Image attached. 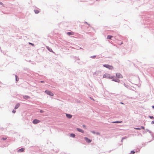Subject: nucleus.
<instances>
[{
    "mask_svg": "<svg viewBox=\"0 0 154 154\" xmlns=\"http://www.w3.org/2000/svg\"><path fill=\"white\" fill-rule=\"evenodd\" d=\"M122 122V121H116L113 122H112V123H117V124H118V123H121Z\"/></svg>",
    "mask_w": 154,
    "mask_h": 154,
    "instance_id": "15",
    "label": "nucleus"
},
{
    "mask_svg": "<svg viewBox=\"0 0 154 154\" xmlns=\"http://www.w3.org/2000/svg\"><path fill=\"white\" fill-rule=\"evenodd\" d=\"M7 139V138L6 137H3L1 138L2 140H5Z\"/></svg>",
    "mask_w": 154,
    "mask_h": 154,
    "instance_id": "25",
    "label": "nucleus"
},
{
    "mask_svg": "<svg viewBox=\"0 0 154 154\" xmlns=\"http://www.w3.org/2000/svg\"><path fill=\"white\" fill-rule=\"evenodd\" d=\"M127 138L126 137H123L122 138V140H123L124 139H125L126 138Z\"/></svg>",
    "mask_w": 154,
    "mask_h": 154,
    "instance_id": "32",
    "label": "nucleus"
},
{
    "mask_svg": "<svg viewBox=\"0 0 154 154\" xmlns=\"http://www.w3.org/2000/svg\"><path fill=\"white\" fill-rule=\"evenodd\" d=\"M85 23H86V24H87L89 26H90V24L89 23H88L87 22H85Z\"/></svg>",
    "mask_w": 154,
    "mask_h": 154,
    "instance_id": "33",
    "label": "nucleus"
},
{
    "mask_svg": "<svg viewBox=\"0 0 154 154\" xmlns=\"http://www.w3.org/2000/svg\"><path fill=\"white\" fill-rule=\"evenodd\" d=\"M45 93L51 96H54L53 93L48 90H46L45 91Z\"/></svg>",
    "mask_w": 154,
    "mask_h": 154,
    "instance_id": "3",
    "label": "nucleus"
},
{
    "mask_svg": "<svg viewBox=\"0 0 154 154\" xmlns=\"http://www.w3.org/2000/svg\"><path fill=\"white\" fill-rule=\"evenodd\" d=\"M40 82L41 83H44L45 82H44V81H40Z\"/></svg>",
    "mask_w": 154,
    "mask_h": 154,
    "instance_id": "37",
    "label": "nucleus"
},
{
    "mask_svg": "<svg viewBox=\"0 0 154 154\" xmlns=\"http://www.w3.org/2000/svg\"><path fill=\"white\" fill-rule=\"evenodd\" d=\"M137 152V150L135 151H134V150H132L131 151L130 154H134L135 152Z\"/></svg>",
    "mask_w": 154,
    "mask_h": 154,
    "instance_id": "21",
    "label": "nucleus"
},
{
    "mask_svg": "<svg viewBox=\"0 0 154 154\" xmlns=\"http://www.w3.org/2000/svg\"><path fill=\"white\" fill-rule=\"evenodd\" d=\"M24 150L25 149L24 148H22L18 149L17 152H24Z\"/></svg>",
    "mask_w": 154,
    "mask_h": 154,
    "instance_id": "10",
    "label": "nucleus"
},
{
    "mask_svg": "<svg viewBox=\"0 0 154 154\" xmlns=\"http://www.w3.org/2000/svg\"><path fill=\"white\" fill-rule=\"evenodd\" d=\"M123 42H121L120 44V45H121L122 44H123Z\"/></svg>",
    "mask_w": 154,
    "mask_h": 154,
    "instance_id": "41",
    "label": "nucleus"
},
{
    "mask_svg": "<svg viewBox=\"0 0 154 154\" xmlns=\"http://www.w3.org/2000/svg\"><path fill=\"white\" fill-rule=\"evenodd\" d=\"M76 130H77L79 132H80L82 133H84V130H83L82 129L80 128H76Z\"/></svg>",
    "mask_w": 154,
    "mask_h": 154,
    "instance_id": "8",
    "label": "nucleus"
},
{
    "mask_svg": "<svg viewBox=\"0 0 154 154\" xmlns=\"http://www.w3.org/2000/svg\"><path fill=\"white\" fill-rule=\"evenodd\" d=\"M120 103L121 104H124V103L122 102H120Z\"/></svg>",
    "mask_w": 154,
    "mask_h": 154,
    "instance_id": "44",
    "label": "nucleus"
},
{
    "mask_svg": "<svg viewBox=\"0 0 154 154\" xmlns=\"http://www.w3.org/2000/svg\"><path fill=\"white\" fill-rule=\"evenodd\" d=\"M143 133H144L145 132V131H143Z\"/></svg>",
    "mask_w": 154,
    "mask_h": 154,
    "instance_id": "50",
    "label": "nucleus"
},
{
    "mask_svg": "<svg viewBox=\"0 0 154 154\" xmlns=\"http://www.w3.org/2000/svg\"><path fill=\"white\" fill-rule=\"evenodd\" d=\"M123 140H122V139L121 140V142H123Z\"/></svg>",
    "mask_w": 154,
    "mask_h": 154,
    "instance_id": "47",
    "label": "nucleus"
},
{
    "mask_svg": "<svg viewBox=\"0 0 154 154\" xmlns=\"http://www.w3.org/2000/svg\"><path fill=\"white\" fill-rule=\"evenodd\" d=\"M96 74V72H95L94 73V75L95 74Z\"/></svg>",
    "mask_w": 154,
    "mask_h": 154,
    "instance_id": "46",
    "label": "nucleus"
},
{
    "mask_svg": "<svg viewBox=\"0 0 154 154\" xmlns=\"http://www.w3.org/2000/svg\"><path fill=\"white\" fill-rule=\"evenodd\" d=\"M70 137L75 138V135L74 133H71L69 135Z\"/></svg>",
    "mask_w": 154,
    "mask_h": 154,
    "instance_id": "16",
    "label": "nucleus"
},
{
    "mask_svg": "<svg viewBox=\"0 0 154 154\" xmlns=\"http://www.w3.org/2000/svg\"><path fill=\"white\" fill-rule=\"evenodd\" d=\"M97 1H98L99 0H96Z\"/></svg>",
    "mask_w": 154,
    "mask_h": 154,
    "instance_id": "51",
    "label": "nucleus"
},
{
    "mask_svg": "<svg viewBox=\"0 0 154 154\" xmlns=\"http://www.w3.org/2000/svg\"><path fill=\"white\" fill-rule=\"evenodd\" d=\"M44 112V111L42 110H41L40 111V112L41 113H43V112Z\"/></svg>",
    "mask_w": 154,
    "mask_h": 154,
    "instance_id": "31",
    "label": "nucleus"
},
{
    "mask_svg": "<svg viewBox=\"0 0 154 154\" xmlns=\"http://www.w3.org/2000/svg\"><path fill=\"white\" fill-rule=\"evenodd\" d=\"M103 66L104 67L108 68L109 69L111 70L113 69V67L112 66L108 64H104Z\"/></svg>",
    "mask_w": 154,
    "mask_h": 154,
    "instance_id": "2",
    "label": "nucleus"
},
{
    "mask_svg": "<svg viewBox=\"0 0 154 154\" xmlns=\"http://www.w3.org/2000/svg\"><path fill=\"white\" fill-rule=\"evenodd\" d=\"M0 5H3V4L2 2H0Z\"/></svg>",
    "mask_w": 154,
    "mask_h": 154,
    "instance_id": "34",
    "label": "nucleus"
},
{
    "mask_svg": "<svg viewBox=\"0 0 154 154\" xmlns=\"http://www.w3.org/2000/svg\"><path fill=\"white\" fill-rule=\"evenodd\" d=\"M115 76H111L108 73H105L103 75V78H108L109 79H112Z\"/></svg>",
    "mask_w": 154,
    "mask_h": 154,
    "instance_id": "1",
    "label": "nucleus"
},
{
    "mask_svg": "<svg viewBox=\"0 0 154 154\" xmlns=\"http://www.w3.org/2000/svg\"><path fill=\"white\" fill-rule=\"evenodd\" d=\"M151 124H154V121H152L151 122Z\"/></svg>",
    "mask_w": 154,
    "mask_h": 154,
    "instance_id": "36",
    "label": "nucleus"
},
{
    "mask_svg": "<svg viewBox=\"0 0 154 154\" xmlns=\"http://www.w3.org/2000/svg\"><path fill=\"white\" fill-rule=\"evenodd\" d=\"M29 43L30 44H31V45H34V44H33V43H30V42H29Z\"/></svg>",
    "mask_w": 154,
    "mask_h": 154,
    "instance_id": "39",
    "label": "nucleus"
},
{
    "mask_svg": "<svg viewBox=\"0 0 154 154\" xmlns=\"http://www.w3.org/2000/svg\"><path fill=\"white\" fill-rule=\"evenodd\" d=\"M40 121L37 119H35L33 120L32 122L34 124H36L40 122Z\"/></svg>",
    "mask_w": 154,
    "mask_h": 154,
    "instance_id": "5",
    "label": "nucleus"
},
{
    "mask_svg": "<svg viewBox=\"0 0 154 154\" xmlns=\"http://www.w3.org/2000/svg\"><path fill=\"white\" fill-rule=\"evenodd\" d=\"M20 106V103H17L16 105H15V107H14V109H18L19 107Z\"/></svg>",
    "mask_w": 154,
    "mask_h": 154,
    "instance_id": "13",
    "label": "nucleus"
},
{
    "mask_svg": "<svg viewBox=\"0 0 154 154\" xmlns=\"http://www.w3.org/2000/svg\"><path fill=\"white\" fill-rule=\"evenodd\" d=\"M83 127L84 128H86V126L85 125H82Z\"/></svg>",
    "mask_w": 154,
    "mask_h": 154,
    "instance_id": "35",
    "label": "nucleus"
},
{
    "mask_svg": "<svg viewBox=\"0 0 154 154\" xmlns=\"http://www.w3.org/2000/svg\"><path fill=\"white\" fill-rule=\"evenodd\" d=\"M66 116L67 118L69 119H71L72 116L70 114L66 113Z\"/></svg>",
    "mask_w": 154,
    "mask_h": 154,
    "instance_id": "12",
    "label": "nucleus"
},
{
    "mask_svg": "<svg viewBox=\"0 0 154 154\" xmlns=\"http://www.w3.org/2000/svg\"><path fill=\"white\" fill-rule=\"evenodd\" d=\"M91 132L93 134H99V133H98V132L96 133V132L94 131H91Z\"/></svg>",
    "mask_w": 154,
    "mask_h": 154,
    "instance_id": "20",
    "label": "nucleus"
},
{
    "mask_svg": "<svg viewBox=\"0 0 154 154\" xmlns=\"http://www.w3.org/2000/svg\"><path fill=\"white\" fill-rule=\"evenodd\" d=\"M75 59L76 60H79V58L78 57H75Z\"/></svg>",
    "mask_w": 154,
    "mask_h": 154,
    "instance_id": "28",
    "label": "nucleus"
},
{
    "mask_svg": "<svg viewBox=\"0 0 154 154\" xmlns=\"http://www.w3.org/2000/svg\"><path fill=\"white\" fill-rule=\"evenodd\" d=\"M146 131H149V130L148 129H146Z\"/></svg>",
    "mask_w": 154,
    "mask_h": 154,
    "instance_id": "40",
    "label": "nucleus"
},
{
    "mask_svg": "<svg viewBox=\"0 0 154 154\" xmlns=\"http://www.w3.org/2000/svg\"><path fill=\"white\" fill-rule=\"evenodd\" d=\"M111 150H110L109 151V152H111Z\"/></svg>",
    "mask_w": 154,
    "mask_h": 154,
    "instance_id": "48",
    "label": "nucleus"
},
{
    "mask_svg": "<svg viewBox=\"0 0 154 154\" xmlns=\"http://www.w3.org/2000/svg\"><path fill=\"white\" fill-rule=\"evenodd\" d=\"M91 100H92L93 101H94V99H93V98L92 99V98H91Z\"/></svg>",
    "mask_w": 154,
    "mask_h": 154,
    "instance_id": "45",
    "label": "nucleus"
},
{
    "mask_svg": "<svg viewBox=\"0 0 154 154\" xmlns=\"http://www.w3.org/2000/svg\"><path fill=\"white\" fill-rule=\"evenodd\" d=\"M46 48L50 52L54 53V52L53 51L51 48L49 47L48 46H46Z\"/></svg>",
    "mask_w": 154,
    "mask_h": 154,
    "instance_id": "7",
    "label": "nucleus"
},
{
    "mask_svg": "<svg viewBox=\"0 0 154 154\" xmlns=\"http://www.w3.org/2000/svg\"><path fill=\"white\" fill-rule=\"evenodd\" d=\"M16 112V111L14 109H13V111H12V112L13 113H15Z\"/></svg>",
    "mask_w": 154,
    "mask_h": 154,
    "instance_id": "30",
    "label": "nucleus"
},
{
    "mask_svg": "<svg viewBox=\"0 0 154 154\" xmlns=\"http://www.w3.org/2000/svg\"><path fill=\"white\" fill-rule=\"evenodd\" d=\"M124 86L126 88H128L129 87V86L126 84H125V83H124Z\"/></svg>",
    "mask_w": 154,
    "mask_h": 154,
    "instance_id": "22",
    "label": "nucleus"
},
{
    "mask_svg": "<svg viewBox=\"0 0 154 154\" xmlns=\"http://www.w3.org/2000/svg\"><path fill=\"white\" fill-rule=\"evenodd\" d=\"M148 117L151 119H154V117L153 116H149Z\"/></svg>",
    "mask_w": 154,
    "mask_h": 154,
    "instance_id": "23",
    "label": "nucleus"
},
{
    "mask_svg": "<svg viewBox=\"0 0 154 154\" xmlns=\"http://www.w3.org/2000/svg\"><path fill=\"white\" fill-rule=\"evenodd\" d=\"M84 140L88 143H90L92 141V140L89 139L88 137H85L84 138Z\"/></svg>",
    "mask_w": 154,
    "mask_h": 154,
    "instance_id": "4",
    "label": "nucleus"
},
{
    "mask_svg": "<svg viewBox=\"0 0 154 154\" xmlns=\"http://www.w3.org/2000/svg\"><path fill=\"white\" fill-rule=\"evenodd\" d=\"M134 129L135 130H141V129H145V127L144 126H141L140 127H138V128H134Z\"/></svg>",
    "mask_w": 154,
    "mask_h": 154,
    "instance_id": "9",
    "label": "nucleus"
},
{
    "mask_svg": "<svg viewBox=\"0 0 154 154\" xmlns=\"http://www.w3.org/2000/svg\"><path fill=\"white\" fill-rule=\"evenodd\" d=\"M116 77L119 79L121 78H122V75L120 73H116Z\"/></svg>",
    "mask_w": 154,
    "mask_h": 154,
    "instance_id": "6",
    "label": "nucleus"
},
{
    "mask_svg": "<svg viewBox=\"0 0 154 154\" xmlns=\"http://www.w3.org/2000/svg\"><path fill=\"white\" fill-rule=\"evenodd\" d=\"M113 37V36L111 35H108L107 36V38L109 39H111Z\"/></svg>",
    "mask_w": 154,
    "mask_h": 154,
    "instance_id": "17",
    "label": "nucleus"
},
{
    "mask_svg": "<svg viewBox=\"0 0 154 154\" xmlns=\"http://www.w3.org/2000/svg\"><path fill=\"white\" fill-rule=\"evenodd\" d=\"M150 133L151 136L152 135L153 133L152 132H151V131H148Z\"/></svg>",
    "mask_w": 154,
    "mask_h": 154,
    "instance_id": "27",
    "label": "nucleus"
},
{
    "mask_svg": "<svg viewBox=\"0 0 154 154\" xmlns=\"http://www.w3.org/2000/svg\"><path fill=\"white\" fill-rule=\"evenodd\" d=\"M117 79V78H116V77L115 76V77H114L112 79V81L116 82V80Z\"/></svg>",
    "mask_w": 154,
    "mask_h": 154,
    "instance_id": "19",
    "label": "nucleus"
},
{
    "mask_svg": "<svg viewBox=\"0 0 154 154\" xmlns=\"http://www.w3.org/2000/svg\"><path fill=\"white\" fill-rule=\"evenodd\" d=\"M151 141H149L148 142H148H151Z\"/></svg>",
    "mask_w": 154,
    "mask_h": 154,
    "instance_id": "49",
    "label": "nucleus"
},
{
    "mask_svg": "<svg viewBox=\"0 0 154 154\" xmlns=\"http://www.w3.org/2000/svg\"><path fill=\"white\" fill-rule=\"evenodd\" d=\"M15 77H16V81L17 82L19 80V78H18L17 76V75H15Z\"/></svg>",
    "mask_w": 154,
    "mask_h": 154,
    "instance_id": "24",
    "label": "nucleus"
},
{
    "mask_svg": "<svg viewBox=\"0 0 154 154\" xmlns=\"http://www.w3.org/2000/svg\"><path fill=\"white\" fill-rule=\"evenodd\" d=\"M152 136V139H153V140H154V135H153V134H152V136Z\"/></svg>",
    "mask_w": 154,
    "mask_h": 154,
    "instance_id": "38",
    "label": "nucleus"
},
{
    "mask_svg": "<svg viewBox=\"0 0 154 154\" xmlns=\"http://www.w3.org/2000/svg\"><path fill=\"white\" fill-rule=\"evenodd\" d=\"M111 94L115 95V94L112 93Z\"/></svg>",
    "mask_w": 154,
    "mask_h": 154,
    "instance_id": "42",
    "label": "nucleus"
},
{
    "mask_svg": "<svg viewBox=\"0 0 154 154\" xmlns=\"http://www.w3.org/2000/svg\"><path fill=\"white\" fill-rule=\"evenodd\" d=\"M90 57V58H94L95 57H96V55H94V56H91Z\"/></svg>",
    "mask_w": 154,
    "mask_h": 154,
    "instance_id": "26",
    "label": "nucleus"
},
{
    "mask_svg": "<svg viewBox=\"0 0 154 154\" xmlns=\"http://www.w3.org/2000/svg\"><path fill=\"white\" fill-rule=\"evenodd\" d=\"M23 99L26 100H27L30 98V97L28 95H23Z\"/></svg>",
    "mask_w": 154,
    "mask_h": 154,
    "instance_id": "11",
    "label": "nucleus"
},
{
    "mask_svg": "<svg viewBox=\"0 0 154 154\" xmlns=\"http://www.w3.org/2000/svg\"><path fill=\"white\" fill-rule=\"evenodd\" d=\"M152 109H154V105L152 106Z\"/></svg>",
    "mask_w": 154,
    "mask_h": 154,
    "instance_id": "43",
    "label": "nucleus"
},
{
    "mask_svg": "<svg viewBox=\"0 0 154 154\" xmlns=\"http://www.w3.org/2000/svg\"><path fill=\"white\" fill-rule=\"evenodd\" d=\"M67 34L69 36L71 35H73L74 33L73 32H67Z\"/></svg>",
    "mask_w": 154,
    "mask_h": 154,
    "instance_id": "14",
    "label": "nucleus"
},
{
    "mask_svg": "<svg viewBox=\"0 0 154 154\" xmlns=\"http://www.w3.org/2000/svg\"><path fill=\"white\" fill-rule=\"evenodd\" d=\"M34 11L35 14H38L39 12V11L38 10H34Z\"/></svg>",
    "mask_w": 154,
    "mask_h": 154,
    "instance_id": "18",
    "label": "nucleus"
},
{
    "mask_svg": "<svg viewBox=\"0 0 154 154\" xmlns=\"http://www.w3.org/2000/svg\"><path fill=\"white\" fill-rule=\"evenodd\" d=\"M120 82V80L119 79H117L116 80V82Z\"/></svg>",
    "mask_w": 154,
    "mask_h": 154,
    "instance_id": "29",
    "label": "nucleus"
}]
</instances>
